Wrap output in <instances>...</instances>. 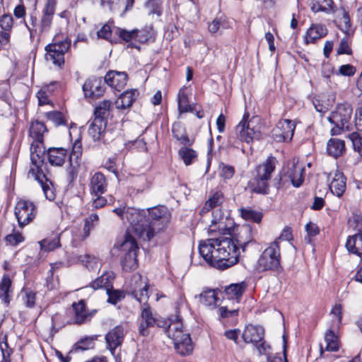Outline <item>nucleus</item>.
Returning a JSON list of instances; mask_svg holds the SVG:
<instances>
[{"label":"nucleus","mask_w":362,"mask_h":362,"mask_svg":"<svg viewBox=\"0 0 362 362\" xmlns=\"http://www.w3.org/2000/svg\"><path fill=\"white\" fill-rule=\"evenodd\" d=\"M199 252L210 266L219 270H225L236 264L240 254L235 240L223 236L201 240Z\"/></svg>","instance_id":"obj_1"},{"label":"nucleus","mask_w":362,"mask_h":362,"mask_svg":"<svg viewBox=\"0 0 362 362\" xmlns=\"http://www.w3.org/2000/svg\"><path fill=\"white\" fill-rule=\"evenodd\" d=\"M128 218L132 231L144 240H151L158 232L167 226L171 215L165 206H154L144 210H133Z\"/></svg>","instance_id":"obj_2"},{"label":"nucleus","mask_w":362,"mask_h":362,"mask_svg":"<svg viewBox=\"0 0 362 362\" xmlns=\"http://www.w3.org/2000/svg\"><path fill=\"white\" fill-rule=\"evenodd\" d=\"M277 160L269 156L266 160L256 168V175L248 183V189L252 193L267 194L269 192V180L274 173Z\"/></svg>","instance_id":"obj_3"},{"label":"nucleus","mask_w":362,"mask_h":362,"mask_svg":"<svg viewBox=\"0 0 362 362\" xmlns=\"http://www.w3.org/2000/svg\"><path fill=\"white\" fill-rule=\"evenodd\" d=\"M182 328L181 320L173 322L168 325L166 334L173 339L176 352L185 356L192 353L194 346L189 334L184 333Z\"/></svg>","instance_id":"obj_4"},{"label":"nucleus","mask_w":362,"mask_h":362,"mask_svg":"<svg viewBox=\"0 0 362 362\" xmlns=\"http://www.w3.org/2000/svg\"><path fill=\"white\" fill-rule=\"evenodd\" d=\"M281 259L279 242L275 240L260 255L257 262V269L259 272H279L281 269Z\"/></svg>","instance_id":"obj_5"},{"label":"nucleus","mask_w":362,"mask_h":362,"mask_svg":"<svg viewBox=\"0 0 362 362\" xmlns=\"http://www.w3.org/2000/svg\"><path fill=\"white\" fill-rule=\"evenodd\" d=\"M352 111L351 106L347 103L337 106L336 110L328 117V121L334 125L331 129L332 135L340 134L344 129L349 130Z\"/></svg>","instance_id":"obj_6"},{"label":"nucleus","mask_w":362,"mask_h":362,"mask_svg":"<svg viewBox=\"0 0 362 362\" xmlns=\"http://www.w3.org/2000/svg\"><path fill=\"white\" fill-rule=\"evenodd\" d=\"M238 227L230 216L226 214L221 209H214L212 211L211 223L209 226L208 233L211 234L218 232L222 235H233Z\"/></svg>","instance_id":"obj_7"},{"label":"nucleus","mask_w":362,"mask_h":362,"mask_svg":"<svg viewBox=\"0 0 362 362\" xmlns=\"http://www.w3.org/2000/svg\"><path fill=\"white\" fill-rule=\"evenodd\" d=\"M138 249L135 238L129 233H127L120 246V250L123 253L121 264L124 271L131 272L138 267L136 259Z\"/></svg>","instance_id":"obj_8"},{"label":"nucleus","mask_w":362,"mask_h":362,"mask_svg":"<svg viewBox=\"0 0 362 362\" xmlns=\"http://www.w3.org/2000/svg\"><path fill=\"white\" fill-rule=\"evenodd\" d=\"M71 43V40L67 37L60 41L54 40L52 43L45 48V59L58 67H62L64 64V55L70 49Z\"/></svg>","instance_id":"obj_9"},{"label":"nucleus","mask_w":362,"mask_h":362,"mask_svg":"<svg viewBox=\"0 0 362 362\" xmlns=\"http://www.w3.org/2000/svg\"><path fill=\"white\" fill-rule=\"evenodd\" d=\"M14 214L17 218L18 226L23 228L29 224L35 217L37 207L35 204L25 199H21L17 202Z\"/></svg>","instance_id":"obj_10"},{"label":"nucleus","mask_w":362,"mask_h":362,"mask_svg":"<svg viewBox=\"0 0 362 362\" xmlns=\"http://www.w3.org/2000/svg\"><path fill=\"white\" fill-rule=\"evenodd\" d=\"M247 117L248 115H245L243 119L235 127V134L240 141L250 144L255 139H259L261 136V132L255 129L252 125V122L247 121Z\"/></svg>","instance_id":"obj_11"},{"label":"nucleus","mask_w":362,"mask_h":362,"mask_svg":"<svg viewBox=\"0 0 362 362\" xmlns=\"http://www.w3.org/2000/svg\"><path fill=\"white\" fill-rule=\"evenodd\" d=\"M304 168L298 163L288 161L283 168L281 179L291 182L295 187H300L304 180Z\"/></svg>","instance_id":"obj_12"},{"label":"nucleus","mask_w":362,"mask_h":362,"mask_svg":"<svg viewBox=\"0 0 362 362\" xmlns=\"http://www.w3.org/2000/svg\"><path fill=\"white\" fill-rule=\"evenodd\" d=\"M296 124L290 119L280 120L272 131V137L276 142H289L291 141Z\"/></svg>","instance_id":"obj_13"},{"label":"nucleus","mask_w":362,"mask_h":362,"mask_svg":"<svg viewBox=\"0 0 362 362\" xmlns=\"http://www.w3.org/2000/svg\"><path fill=\"white\" fill-rule=\"evenodd\" d=\"M105 90V82L102 78L90 77L83 85V91L86 98H96L103 95Z\"/></svg>","instance_id":"obj_14"},{"label":"nucleus","mask_w":362,"mask_h":362,"mask_svg":"<svg viewBox=\"0 0 362 362\" xmlns=\"http://www.w3.org/2000/svg\"><path fill=\"white\" fill-rule=\"evenodd\" d=\"M124 336V329L121 325L114 327L105 334L107 349L110 351L112 354H115L116 349L122 346Z\"/></svg>","instance_id":"obj_15"},{"label":"nucleus","mask_w":362,"mask_h":362,"mask_svg":"<svg viewBox=\"0 0 362 362\" xmlns=\"http://www.w3.org/2000/svg\"><path fill=\"white\" fill-rule=\"evenodd\" d=\"M355 221L357 233L348 237L346 247L349 252L361 256L362 254V217L357 218Z\"/></svg>","instance_id":"obj_16"},{"label":"nucleus","mask_w":362,"mask_h":362,"mask_svg":"<svg viewBox=\"0 0 362 362\" xmlns=\"http://www.w3.org/2000/svg\"><path fill=\"white\" fill-rule=\"evenodd\" d=\"M238 233H234V236L230 237L235 240V244L242 249L243 252L245 251L246 246L252 241V228L249 224H245L242 226L236 227Z\"/></svg>","instance_id":"obj_17"},{"label":"nucleus","mask_w":362,"mask_h":362,"mask_svg":"<svg viewBox=\"0 0 362 362\" xmlns=\"http://www.w3.org/2000/svg\"><path fill=\"white\" fill-rule=\"evenodd\" d=\"M127 81L128 75L126 72L113 70L109 71L104 78L105 83L118 91L126 86Z\"/></svg>","instance_id":"obj_18"},{"label":"nucleus","mask_w":362,"mask_h":362,"mask_svg":"<svg viewBox=\"0 0 362 362\" xmlns=\"http://www.w3.org/2000/svg\"><path fill=\"white\" fill-rule=\"evenodd\" d=\"M141 317L139 332L142 336H147L149 334L148 328L156 325V316L153 314L149 305H145L141 310Z\"/></svg>","instance_id":"obj_19"},{"label":"nucleus","mask_w":362,"mask_h":362,"mask_svg":"<svg viewBox=\"0 0 362 362\" xmlns=\"http://www.w3.org/2000/svg\"><path fill=\"white\" fill-rule=\"evenodd\" d=\"M264 329L261 326H254L252 325L245 327L242 338L247 343L257 344L264 339Z\"/></svg>","instance_id":"obj_20"},{"label":"nucleus","mask_w":362,"mask_h":362,"mask_svg":"<svg viewBox=\"0 0 362 362\" xmlns=\"http://www.w3.org/2000/svg\"><path fill=\"white\" fill-rule=\"evenodd\" d=\"M55 5L53 4V1L46 4L39 24L38 36L49 30L55 11Z\"/></svg>","instance_id":"obj_21"},{"label":"nucleus","mask_w":362,"mask_h":362,"mask_svg":"<svg viewBox=\"0 0 362 362\" xmlns=\"http://www.w3.org/2000/svg\"><path fill=\"white\" fill-rule=\"evenodd\" d=\"M107 188L105 176L100 172L95 173L90 180V192L92 195H102Z\"/></svg>","instance_id":"obj_22"},{"label":"nucleus","mask_w":362,"mask_h":362,"mask_svg":"<svg viewBox=\"0 0 362 362\" xmlns=\"http://www.w3.org/2000/svg\"><path fill=\"white\" fill-rule=\"evenodd\" d=\"M68 151L64 148L52 147L47 151V160L51 165L62 166L66 158Z\"/></svg>","instance_id":"obj_23"},{"label":"nucleus","mask_w":362,"mask_h":362,"mask_svg":"<svg viewBox=\"0 0 362 362\" xmlns=\"http://www.w3.org/2000/svg\"><path fill=\"white\" fill-rule=\"evenodd\" d=\"M325 346H323L320 344V356L322 358H327L328 356L325 354V351H337L339 349V341L338 337L334 332L329 329L325 335Z\"/></svg>","instance_id":"obj_24"},{"label":"nucleus","mask_w":362,"mask_h":362,"mask_svg":"<svg viewBox=\"0 0 362 362\" xmlns=\"http://www.w3.org/2000/svg\"><path fill=\"white\" fill-rule=\"evenodd\" d=\"M45 153V151H39L37 153H30V160L32 163V167L29 170V174H30L35 178H38L44 177V173L42 171V167L44 165V158L43 156Z\"/></svg>","instance_id":"obj_25"},{"label":"nucleus","mask_w":362,"mask_h":362,"mask_svg":"<svg viewBox=\"0 0 362 362\" xmlns=\"http://www.w3.org/2000/svg\"><path fill=\"white\" fill-rule=\"evenodd\" d=\"M327 34V29L325 25L312 24L305 35V42L306 44L315 43L316 40L325 37Z\"/></svg>","instance_id":"obj_26"},{"label":"nucleus","mask_w":362,"mask_h":362,"mask_svg":"<svg viewBox=\"0 0 362 362\" xmlns=\"http://www.w3.org/2000/svg\"><path fill=\"white\" fill-rule=\"evenodd\" d=\"M72 307L74 310V322L76 324H83L92 317V315L86 309V303L83 300H81L78 303H74Z\"/></svg>","instance_id":"obj_27"},{"label":"nucleus","mask_w":362,"mask_h":362,"mask_svg":"<svg viewBox=\"0 0 362 362\" xmlns=\"http://www.w3.org/2000/svg\"><path fill=\"white\" fill-rule=\"evenodd\" d=\"M115 278V274L113 272L106 271L100 276L93 281L89 284V286L94 290L105 288L107 291V288H112V282Z\"/></svg>","instance_id":"obj_28"},{"label":"nucleus","mask_w":362,"mask_h":362,"mask_svg":"<svg viewBox=\"0 0 362 362\" xmlns=\"http://www.w3.org/2000/svg\"><path fill=\"white\" fill-rule=\"evenodd\" d=\"M139 95L137 90H129L122 93L115 101L117 109L124 110L130 107Z\"/></svg>","instance_id":"obj_29"},{"label":"nucleus","mask_w":362,"mask_h":362,"mask_svg":"<svg viewBox=\"0 0 362 362\" xmlns=\"http://www.w3.org/2000/svg\"><path fill=\"white\" fill-rule=\"evenodd\" d=\"M331 192L340 197L343 195L346 190V178L341 173H337L329 185Z\"/></svg>","instance_id":"obj_30"},{"label":"nucleus","mask_w":362,"mask_h":362,"mask_svg":"<svg viewBox=\"0 0 362 362\" xmlns=\"http://www.w3.org/2000/svg\"><path fill=\"white\" fill-rule=\"evenodd\" d=\"M246 288V284L240 282L238 284H231L225 287L224 293L228 299H235L239 302Z\"/></svg>","instance_id":"obj_31"},{"label":"nucleus","mask_w":362,"mask_h":362,"mask_svg":"<svg viewBox=\"0 0 362 362\" xmlns=\"http://www.w3.org/2000/svg\"><path fill=\"white\" fill-rule=\"evenodd\" d=\"M47 132V129L44 122L35 120L31 122L29 129V135L33 139V141L44 142V134Z\"/></svg>","instance_id":"obj_32"},{"label":"nucleus","mask_w":362,"mask_h":362,"mask_svg":"<svg viewBox=\"0 0 362 362\" xmlns=\"http://www.w3.org/2000/svg\"><path fill=\"white\" fill-rule=\"evenodd\" d=\"M107 124L98 119H93L90 123L88 133L94 141H98L102 139L103 134L105 133Z\"/></svg>","instance_id":"obj_33"},{"label":"nucleus","mask_w":362,"mask_h":362,"mask_svg":"<svg viewBox=\"0 0 362 362\" xmlns=\"http://www.w3.org/2000/svg\"><path fill=\"white\" fill-rule=\"evenodd\" d=\"M327 151L329 156L334 158L341 156L345 151V144L343 140L331 139L327 145Z\"/></svg>","instance_id":"obj_34"},{"label":"nucleus","mask_w":362,"mask_h":362,"mask_svg":"<svg viewBox=\"0 0 362 362\" xmlns=\"http://www.w3.org/2000/svg\"><path fill=\"white\" fill-rule=\"evenodd\" d=\"M111 106L112 103L108 100H105L99 103L94 110V119H98V120H101L107 124V117L110 115Z\"/></svg>","instance_id":"obj_35"},{"label":"nucleus","mask_w":362,"mask_h":362,"mask_svg":"<svg viewBox=\"0 0 362 362\" xmlns=\"http://www.w3.org/2000/svg\"><path fill=\"white\" fill-rule=\"evenodd\" d=\"M173 135L175 139L180 141L184 146H192L194 143V139H189L185 129L180 123H175L172 127Z\"/></svg>","instance_id":"obj_36"},{"label":"nucleus","mask_w":362,"mask_h":362,"mask_svg":"<svg viewBox=\"0 0 362 362\" xmlns=\"http://www.w3.org/2000/svg\"><path fill=\"white\" fill-rule=\"evenodd\" d=\"M11 284L10 277L8 275H4L0 282V298L7 305L9 304L11 298Z\"/></svg>","instance_id":"obj_37"},{"label":"nucleus","mask_w":362,"mask_h":362,"mask_svg":"<svg viewBox=\"0 0 362 362\" xmlns=\"http://www.w3.org/2000/svg\"><path fill=\"white\" fill-rule=\"evenodd\" d=\"M189 146H185L178 151V155L183 160L186 165H189L194 162L197 158L196 151L189 147Z\"/></svg>","instance_id":"obj_38"},{"label":"nucleus","mask_w":362,"mask_h":362,"mask_svg":"<svg viewBox=\"0 0 362 362\" xmlns=\"http://www.w3.org/2000/svg\"><path fill=\"white\" fill-rule=\"evenodd\" d=\"M240 216L246 220L259 223L261 222L263 214L250 208H240L239 209Z\"/></svg>","instance_id":"obj_39"},{"label":"nucleus","mask_w":362,"mask_h":362,"mask_svg":"<svg viewBox=\"0 0 362 362\" xmlns=\"http://www.w3.org/2000/svg\"><path fill=\"white\" fill-rule=\"evenodd\" d=\"M163 0H147L144 6L148 15L160 16L163 13Z\"/></svg>","instance_id":"obj_40"},{"label":"nucleus","mask_w":362,"mask_h":362,"mask_svg":"<svg viewBox=\"0 0 362 362\" xmlns=\"http://www.w3.org/2000/svg\"><path fill=\"white\" fill-rule=\"evenodd\" d=\"M223 195L222 192L219 191L214 192L212 196L206 202L204 206L200 211V214H202L203 213L215 208L216 206L220 205L223 202Z\"/></svg>","instance_id":"obj_41"},{"label":"nucleus","mask_w":362,"mask_h":362,"mask_svg":"<svg viewBox=\"0 0 362 362\" xmlns=\"http://www.w3.org/2000/svg\"><path fill=\"white\" fill-rule=\"evenodd\" d=\"M35 179L37 180L40 184L46 199L49 201L54 200L56 197L55 192L53 189L52 182H49L45 175L44 174V177H39L38 178Z\"/></svg>","instance_id":"obj_42"},{"label":"nucleus","mask_w":362,"mask_h":362,"mask_svg":"<svg viewBox=\"0 0 362 362\" xmlns=\"http://www.w3.org/2000/svg\"><path fill=\"white\" fill-rule=\"evenodd\" d=\"M82 154V144L79 139L75 141L72 149L69 154V163L72 168L78 166V160L80 158Z\"/></svg>","instance_id":"obj_43"},{"label":"nucleus","mask_w":362,"mask_h":362,"mask_svg":"<svg viewBox=\"0 0 362 362\" xmlns=\"http://www.w3.org/2000/svg\"><path fill=\"white\" fill-rule=\"evenodd\" d=\"M199 301L204 305L210 306L216 303L218 297L214 289L204 290L199 295Z\"/></svg>","instance_id":"obj_44"},{"label":"nucleus","mask_w":362,"mask_h":362,"mask_svg":"<svg viewBox=\"0 0 362 362\" xmlns=\"http://www.w3.org/2000/svg\"><path fill=\"white\" fill-rule=\"evenodd\" d=\"M332 0H310V5L313 12L329 11L332 8Z\"/></svg>","instance_id":"obj_45"},{"label":"nucleus","mask_w":362,"mask_h":362,"mask_svg":"<svg viewBox=\"0 0 362 362\" xmlns=\"http://www.w3.org/2000/svg\"><path fill=\"white\" fill-rule=\"evenodd\" d=\"M98 216L96 214H91L84 220V226L83 228V240L87 238L90 235V231L94 228L98 221Z\"/></svg>","instance_id":"obj_46"},{"label":"nucleus","mask_w":362,"mask_h":362,"mask_svg":"<svg viewBox=\"0 0 362 362\" xmlns=\"http://www.w3.org/2000/svg\"><path fill=\"white\" fill-rule=\"evenodd\" d=\"M59 234L55 235L52 238H45L40 242L42 250L49 252L61 246Z\"/></svg>","instance_id":"obj_47"},{"label":"nucleus","mask_w":362,"mask_h":362,"mask_svg":"<svg viewBox=\"0 0 362 362\" xmlns=\"http://www.w3.org/2000/svg\"><path fill=\"white\" fill-rule=\"evenodd\" d=\"M178 109L180 112H187L192 110L191 105H189L188 96L182 90L178 93Z\"/></svg>","instance_id":"obj_48"},{"label":"nucleus","mask_w":362,"mask_h":362,"mask_svg":"<svg viewBox=\"0 0 362 362\" xmlns=\"http://www.w3.org/2000/svg\"><path fill=\"white\" fill-rule=\"evenodd\" d=\"M45 117L48 120L52 121L57 127L66 124V120L61 112L49 111L45 113Z\"/></svg>","instance_id":"obj_49"},{"label":"nucleus","mask_w":362,"mask_h":362,"mask_svg":"<svg viewBox=\"0 0 362 362\" xmlns=\"http://www.w3.org/2000/svg\"><path fill=\"white\" fill-rule=\"evenodd\" d=\"M106 292L108 296L107 302L112 305L117 304L124 298V295L122 291L119 290H115L112 287L107 288Z\"/></svg>","instance_id":"obj_50"},{"label":"nucleus","mask_w":362,"mask_h":362,"mask_svg":"<svg viewBox=\"0 0 362 362\" xmlns=\"http://www.w3.org/2000/svg\"><path fill=\"white\" fill-rule=\"evenodd\" d=\"M5 241L11 246H17L25 241V238L20 232H13L5 237Z\"/></svg>","instance_id":"obj_51"},{"label":"nucleus","mask_w":362,"mask_h":362,"mask_svg":"<svg viewBox=\"0 0 362 362\" xmlns=\"http://www.w3.org/2000/svg\"><path fill=\"white\" fill-rule=\"evenodd\" d=\"M94 344L93 341L89 338H84L77 341L73 347V350L75 352L79 351H86L93 348Z\"/></svg>","instance_id":"obj_52"},{"label":"nucleus","mask_w":362,"mask_h":362,"mask_svg":"<svg viewBox=\"0 0 362 362\" xmlns=\"http://www.w3.org/2000/svg\"><path fill=\"white\" fill-rule=\"evenodd\" d=\"M26 26L30 31V38H34L35 35H38L39 25L37 24V18L36 16L30 15L26 23Z\"/></svg>","instance_id":"obj_53"},{"label":"nucleus","mask_w":362,"mask_h":362,"mask_svg":"<svg viewBox=\"0 0 362 362\" xmlns=\"http://www.w3.org/2000/svg\"><path fill=\"white\" fill-rule=\"evenodd\" d=\"M59 285V280L57 278H54V267L51 264V269L48 271L46 277L45 286L49 291L56 289Z\"/></svg>","instance_id":"obj_54"},{"label":"nucleus","mask_w":362,"mask_h":362,"mask_svg":"<svg viewBox=\"0 0 362 362\" xmlns=\"http://www.w3.org/2000/svg\"><path fill=\"white\" fill-rule=\"evenodd\" d=\"M135 31V40L140 43L146 42L151 37V32L148 28L144 29H134Z\"/></svg>","instance_id":"obj_55"},{"label":"nucleus","mask_w":362,"mask_h":362,"mask_svg":"<svg viewBox=\"0 0 362 362\" xmlns=\"http://www.w3.org/2000/svg\"><path fill=\"white\" fill-rule=\"evenodd\" d=\"M13 19L11 15L4 14L0 17V27L3 30L10 31L13 28Z\"/></svg>","instance_id":"obj_56"},{"label":"nucleus","mask_w":362,"mask_h":362,"mask_svg":"<svg viewBox=\"0 0 362 362\" xmlns=\"http://www.w3.org/2000/svg\"><path fill=\"white\" fill-rule=\"evenodd\" d=\"M219 168L221 170V175L225 179H231L235 174V168L232 165L221 163Z\"/></svg>","instance_id":"obj_57"},{"label":"nucleus","mask_w":362,"mask_h":362,"mask_svg":"<svg viewBox=\"0 0 362 362\" xmlns=\"http://www.w3.org/2000/svg\"><path fill=\"white\" fill-rule=\"evenodd\" d=\"M36 293L32 290L27 289L25 291L23 301L27 308H32L35 305Z\"/></svg>","instance_id":"obj_58"},{"label":"nucleus","mask_w":362,"mask_h":362,"mask_svg":"<svg viewBox=\"0 0 362 362\" xmlns=\"http://www.w3.org/2000/svg\"><path fill=\"white\" fill-rule=\"evenodd\" d=\"M337 54H348L350 55L352 54V50L349 46L348 40L346 37H344L341 40L339 47L337 50Z\"/></svg>","instance_id":"obj_59"},{"label":"nucleus","mask_w":362,"mask_h":362,"mask_svg":"<svg viewBox=\"0 0 362 362\" xmlns=\"http://www.w3.org/2000/svg\"><path fill=\"white\" fill-rule=\"evenodd\" d=\"M305 231L308 235V242L310 243V237L316 236L320 233V228L317 225L313 222L310 221L305 225Z\"/></svg>","instance_id":"obj_60"},{"label":"nucleus","mask_w":362,"mask_h":362,"mask_svg":"<svg viewBox=\"0 0 362 362\" xmlns=\"http://www.w3.org/2000/svg\"><path fill=\"white\" fill-rule=\"evenodd\" d=\"M350 139L352 141L354 150L357 151L362 158V137L357 133H352L350 136Z\"/></svg>","instance_id":"obj_61"},{"label":"nucleus","mask_w":362,"mask_h":362,"mask_svg":"<svg viewBox=\"0 0 362 362\" xmlns=\"http://www.w3.org/2000/svg\"><path fill=\"white\" fill-rule=\"evenodd\" d=\"M82 262L86 263V267L89 270L95 269L99 264L98 259L95 257L91 255L84 256L83 259H82Z\"/></svg>","instance_id":"obj_62"},{"label":"nucleus","mask_w":362,"mask_h":362,"mask_svg":"<svg viewBox=\"0 0 362 362\" xmlns=\"http://www.w3.org/2000/svg\"><path fill=\"white\" fill-rule=\"evenodd\" d=\"M132 295L134 296V298H136L140 303H141L144 300H146L148 298L147 285L144 286L139 291H132Z\"/></svg>","instance_id":"obj_63"},{"label":"nucleus","mask_w":362,"mask_h":362,"mask_svg":"<svg viewBox=\"0 0 362 362\" xmlns=\"http://www.w3.org/2000/svg\"><path fill=\"white\" fill-rule=\"evenodd\" d=\"M118 35L124 41L129 42L133 40H135V31L134 29L132 30H126L124 29H119Z\"/></svg>","instance_id":"obj_64"}]
</instances>
